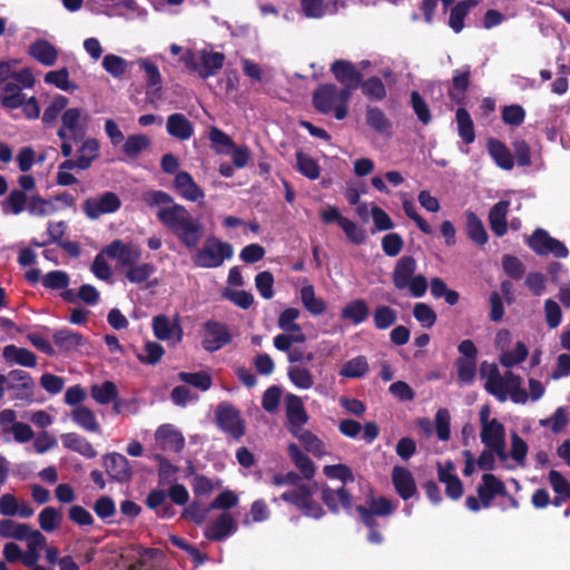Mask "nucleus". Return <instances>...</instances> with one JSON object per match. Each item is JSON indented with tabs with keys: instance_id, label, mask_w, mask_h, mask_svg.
<instances>
[{
	"instance_id": "nucleus-46",
	"label": "nucleus",
	"mask_w": 570,
	"mask_h": 570,
	"mask_svg": "<svg viewBox=\"0 0 570 570\" xmlns=\"http://www.w3.org/2000/svg\"><path fill=\"white\" fill-rule=\"evenodd\" d=\"M479 499H493L497 494H505L504 483L491 473L482 476V484L478 488Z\"/></svg>"
},
{
	"instance_id": "nucleus-42",
	"label": "nucleus",
	"mask_w": 570,
	"mask_h": 570,
	"mask_svg": "<svg viewBox=\"0 0 570 570\" xmlns=\"http://www.w3.org/2000/svg\"><path fill=\"white\" fill-rule=\"evenodd\" d=\"M360 88L362 94L371 101H382L387 95L384 82L377 76H372L367 79L363 77L360 82Z\"/></svg>"
},
{
	"instance_id": "nucleus-64",
	"label": "nucleus",
	"mask_w": 570,
	"mask_h": 570,
	"mask_svg": "<svg viewBox=\"0 0 570 570\" xmlns=\"http://www.w3.org/2000/svg\"><path fill=\"white\" fill-rule=\"evenodd\" d=\"M68 518L73 524L80 528L92 527L95 522L90 511L78 504H73L68 509Z\"/></svg>"
},
{
	"instance_id": "nucleus-35",
	"label": "nucleus",
	"mask_w": 570,
	"mask_h": 570,
	"mask_svg": "<svg viewBox=\"0 0 570 570\" xmlns=\"http://www.w3.org/2000/svg\"><path fill=\"white\" fill-rule=\"evenodd\" d=\"M287 453L294 463V465L299 470L302 475L306 480H311L315 475V465L313 461L309 459L307 454H305L296 443H289L287 446Z\"/></svg>"
},
{
	"instance_id": "nucleus-41",
	"label": "nucleus",
	"mask_w": 570,
	"mask_h": 570,
	"mask_svg": "<svg viewBox=\"0 0 570 570\" xmlns=\"http://www.w3.org/2000/svg\"><path fill=\"white\" fill-rule=\"evenodd\" d=\"M366 125L379 134L389 132L392 128V122L386 117L384 111L376 106H367L365 109Z\"/></svg>"
},
{
	"instance_id": "nucleus-38",
	"label": "nucleus",
	"mask_w": 570,
	"mask_h": 570,
	"mask_svg": "<svg viewBox=\"0 0 570 570\" xmlns=\"http://www.w3.org/2000/svg\"><path fill=\"white\" fill-rule=\"evenodd\" d=\"M370 315V307L363 298L353 299L347 303L341 312L343 320L361 324L367 320Z\"/></svg>"
},
{
	"instance_id": "nucleus-13",
	"label": "nucleus",
	"mask_w": 570,
	"mask_h": 570,
	"mask_svg": "<svg viewBox=\"0 0 570 570\" xmlns=\"http://www.w3.org/2000/svg\"><path fill=\"white\" fill-rule=\"evenodd\" d=\"M471 85V66L465 65L453 71L451 85L448 88L450 100L458 106H465L466 91Z\"/></svg>"
},
{
	"instance_id": "nucleus-32",
	"label": "nucleus",
	"mask_w": 570,
	"mask_h": 570,
	"mask_svg": "<svg viewBox=\"0 0 570 570\" xmlns=\"http://www.w3.org/2000/svg\"><path fill=\"white\" fill-rule=\"evenodd\" d=\"M293 436L298 439L303 444L304 449L317 458H322L326 454L324 442L309 430H295L291 429Z\"/></svg>"
},
{
	"instance_id": "nucleus-17",
	"label": "nucleus",
	"mask_w": 570,
	"mask_h": 570,
	"mask_svg": "<svg viewBox=\"0 0 570 570\" xmlns=\"http://www.w3.org/2000/svg\"><path fill=\"white\" fill-rule=\"evenodd\" d=\"M174 188L180 197L189 202H203L205 198L204 190L196 184L193 176L185 170L176 174Z\"/></svg>"
},
{
	"instance_id": "nucleus-1",
	"label": "nucleus",
	"mask_w": 570,
	"mask_h": 570,
	"mask_svg": "<svg viewBox=\"0 0 570 570\" xmlns=\"http://www.w3.org/2000/svg\"><path fill=\"white\" fill-rule=\"evenodd\" d=\"M142 202L150 208L157 207L158 222L176 237L187 249L195 250L191 262L199 268H218L225 261L234 256V247L214 235L208 236L203 246L198 247L205 226L199 217H195L184 205L175 202L171 195L164 190H147L141 196Z\"/></svg>"
},
{
	"instance_id": "nucleus-22",
	"label": "nucleus",
	"mask_w": 570,
	"mask_h": 570,
	"mask_svg": "<svg viewBox=\"0 0 570 570\" xmlns=\"http://www.w3.org/2000/svg\"><path fill=\"white\" fill-rule=\"evenodd\" d=\"M416 261L413 256L404 255L395 264L392 273V282L395 288L405 289L407 281L414 276Z\"/></svg>"
},
{
	"instance_id": "nucleus-48",
	"label": "nucleus",
	"mask_w": 570,
	"mask_h": 570,
	"mask_svg": "<svg viewBox=\"0 0 570 570\" xmlns=\"http://www.w3.org/2000/svg\"><path fill=\"white\" fill-rule=\"evenodd\" d=\"M18 60L0 61V96L14 94L19 88L12 81V72Z\"/></svg>"
},
{
	"instance_id": "nucleus-27",
	"label": "nucleus",
	"mask_w": 570,
	"mask_h": 570,
	"mask_svg": "<svg viewBox=\"0 0 570 570\" xmlns=\"http://www.w3.org/2000/svg\"><path fill=\"white\" fill-rule=\"evenodd\" d=\"M55 345L62 352H76L86 343L85 336L76 331L62 328L57 331L52 336Z\"/></svg>"
},
{
	"instance_id": "nucleus-40",
	"label": "nucleus",
	"mask_w": 570,
	"mask_h": 570,
	"mask_svg": "<svg viewBox=\"0 0 570 570\" xmlns=\"http://www.w3.org/2000/svg\"><path fill=\"white\" fill-rule=\"evenodd\" d=\"M455 120L458 124V134L466 145L475 140L474 124L469 111L460 106L455 111Z\"/></svg>"
},
{
	"instance_id": "nucleus-25",
	"label": "nucleus",
	"mask_w": 570,
	"mask_h": 570,
	"mask_svg": "<svg viewBox=\"0 0 570 570\" xmlns=\"http://www.w3.org/2000/svg\"><path fill=\"white\" fill-rule=\"evenodd\" d=\"M166 129L171 137L178 140H188L194 135L193 122L179 112L168 116Z\"/></svg>"
},
{
	"instance_id": "nucleus-50",
	"label": "nucleus",
	"mask_w": 570,
	"mask_h": 570,
	"mask_svg": "<svg viewBox=\"0 0 570 570\" xmlns=\"http://www.w3.org/2000/svg\"><path fill=\"white\" fill-rule=\"evenodd\" d=\"M99 142L95 138L86 139L78 149L79 169L86 170L91 166V163L98 157Z\"/></svg>"
},
{
	"instance_id": "nucleus-36",
	"label": "nucleus",
	"mask_w": 570,
	"mask_h": 570,
	"mask_svg": "<svg viewBox=\"0 0 570 570\" xmlns=\"http://www.w3.org/2000/svg\"><path fill=\"white\" fill-rule=\"evenodd\" d=\"M478 0H463L459 1L450 12L449 26L455 32L459 33L464 28V19L469 14L470 10L478 6Z\"/></svg>"
},
{
	"instance_id": "nucleus-31",
	"label": "nucleus",
	"mask_w": 570,
	"mask_h": 570,
	"mask_svg": "<svg viewBox=\"0 0 570 570\" xmlns=\"http://www.w3.org/2000/svg\"><path fill=\"white\" fill-rule=\"evenodd\" d=\"M2 356L8 363H16L26 367H35L37 365L36 354L26 348L16 345H7L2 351Z\"/></svg>"
},
{
	"instance_id": "nucleus-3",
	"label": "nucleus",
	"mask_w": 570,
	"mask_h": 570,
	"mask_svg": "<svg viewBox=\"0 0 570 570\" xmlns=\"http://www.w3.org/2000/svg\"><path fill=\"white\" fill-rule=\"evenodd\" d=\"M368 508L357 505L356 510L360 514L362 522L370 528L367 534V541L374 544L383 542V535L376 530L375 515L385 517L391 514L395 510L393 501H368Z\"/></svg>"
},
{
	"instance_id": "nucleus-9",
	"label": "nucleus",
	"mask_w": 570,
	"mask_h": 570,
	"mask_svg": "<svg viewBox=\"0 0 570 570\" xmlns=\"http://www.w3.org/2000/svg\"><path fill=\"white\" fill-rule=\"evenodd\" d=\"M102 253L111 259H116L121 267H129L137 264L141 258L139 245L134 243H124L121 239L112 240L102 249Z\"/></svg>"
},
{
	"instance_id": "nucleus-52",
	"label": "nucleus",
	"mask_w": 570,
	"mask_h": 570,
	"mask_svg": "<svg viewBox=\"0 0 570 570\" xmlns=\"http://www.w3.org/2000/svg\"><path fill=\"white\" fill-rule=\"evenodd\" d=\"M62 512L53 507L45 508L38 517L40 528L46 532H52L60 528L62 522Z\"/></svg>"
},
{
	"instance_id": "nucleus-24",
	"label": "nucleus",
	"mask_w": 570,
	"mask_h": 570,
	"mask_svg": "<svg viewBox=\"0 0 570 570\" xmlns=\"http://www.w3.org/2000/svg\"><path fill=\"white\" fill-rule=\"evenodd\" d=\"M200 63H198L197 73L199 78L207 79L217 75L225 62V55L218 51H200Z\"/></svg>"
},
{
	"instance_id": "nucleus-45",
	"label": "nucleus",
	"mask_w": 570,
	"mask_h": 570,
	"mask_svg": "<svg viewBox=\"0 0 570 570\" xmlns=\"http://www.w3.org/2000/svg\"><path fill=\"white\" fill-rule=\"evenodd\" d=\"M295 158L296 169L301 175L305 176L311 180H315L320 177L321 168L313 157L305 154L303 150H297L295 153Z\"/></svg>"
},
{
	"instance_id": "nucleus-61",
	"label": "nucleus",
	"mask_w": 570,
	"mask_h": 570,
	"mask_svg": "<svg viewBox=\"0 0 570 570\" xmlns=\"http://www.w3.org/2000/svg\"><path fill=\"white\" fill-rule=\"evenodd\" d=\"M502 121L512 127H519L524 122L525 110L521 105L512 104L502 107L501 109Z\"/></svg>"
},
{
	"instance_id": "nucleus-14",
	"label": "nucleus",
	"mask_w": 570,
	"mask_h": 570,
	"mask_svg": "<svg viewBox=\"0 0 570 570\" xmlns=\"http://www.w3.org/2000/svg\"><path fill=\"white\" fill-rule=\"evenodd\" d=\"M157 445L166 452L179 453L185 446L183 433L171 424L160 425L155 433Z\"/></svg>"
},
{
	"instance_id": "nucleus-60",
	"label": "nucleus",
	"mask_w": 570,
	"mask_h": 570,
	"mask_svg": "<svg viewBox=\"0 0 570 570\" xmlns=\"http://www.w3.org/2000/svg\"><path fill=\"white\" fill-rule=\"evenodd\" d=\"M29 531V525L17 523L10 519L0 520V537L23 540Z\"/></svg>"
},
{
	"instance_id": "nucleus-30",
	"label": "nucleus",
	"mask_w": 570,
	"mask_h": 570,
	"mask_svg": "<svg viewBox=\"0 0 570 570\" xmlns=\"http://www.w3.org/2000/svg\"><path fill=\"white\" fill-rule=\"evenodd\" d=\"M154 335L161 341L169 340L176 335V342L183 338V330L179 323H170L166 315H157L153 318Z\"/></svg>"
},
{
	"instance_id": "nucleus-33",
	"label": "nucleus",
	"mask_w": 570,
	"mask_h": 570,
	"mask_svg": "<svg viewBox=\"0 0 570 570\" xmlns=\"http://www.w3.org/2000/svg\"><path fill=\"white\" fill-rule=\"evenodd\" d=\"M488 151L494 163L504 170H511L514 166L512 155L509 148L501 140L490 138L488 140Z\"/></svg>"
},
{
	"instance_id": "nucleus-44",
	"label": "nucleus",
	"mask_w": 570,
	"mask_h": 570,
	"mask_svg": "<svg viewBox=\"0 0 570 570\" xmlns=\"http://www.w3.org/2000/svg\"><path fill=\"white\" fill-rule=\"evenodd\" d=\"M301 301L305 309L313 316L322 315L326 311L325 301L315 296L314 286L311 284L301 288Z\"/></svg>"
},
{
	"instance_id": "nucleus-10",
	"label": "nucleus",
	"mask_w": 570,
	"mask_h": 570,
	"mask_svg": "<svg viewBox=\"0 0 570 570\" xmlns=\"http://www.w3.org/2000/svg\"><path fill=\"white\" fill-rule=\"evenodd\" d=\"M205 337L202 346L205 351L214 353L232 342V334L226 324L209 320L204 324Z\"/></svg>"
},
{
	"instance_id": "nucleus-29",
	"label": "nucleus",
	"mask_w": 570,
	"mask_h": 570,
	"mask_svg": "<svg viewBox=\"0 0 570 570\" xmlns=\"http://www.w3.org/2000/svg\"><path fill=\"white\" fill-rule=\"evenodd\" d=\"M509 207V200H500L489 212L490 227L498 237L504 236L508 232L507 216Z\"/></svg>"
},
{
	"instance_id": "nucleus-58",
	"label": "nucleus",
	"mask_w": 570,
	"mask_h": 570,
	"mask_svg": "<svg viewBox=\"0 0 570 570\" xmlns=\"http://www.w3.org/2000/svg\"><path fill=\"white\" fill-rule=\"evenodd\" d=\"M528 347L523 342H518L512 351L503 352L500 356V363L504 367H512L527 360Z\"/></svg>"
},
{
	"instance_id": "nucleus-21",
	"label": "nucleus",
	"mask_w": 570,
	"mask_h": 570,
	"mask_svg": "<svg viewBox=\"0 0 570 570\" xmlns=\"http://www.w3.org/2000/svg\"><path fill=\"white\" fill-rule=\"evenodd\" d=\"M312 102L314 108L323 115H328L332 111L335 114L337 105L336 85H320L313 92Z\"/></svg>"
},
{
	"instance_id": "nucleus-12",
	"label": "nucleus",
	"mask_w": 570,
	"mask_h": 570,
	"mask_svg": "<svg viewBox=\"0 0 570 570\" xmlns=\"http://www.w3.org/2000/svg\"><path fill=\"white\" fill-rule=\"evenodd\" d=\"M0 104L4 109L14 110L22 108L23 115L28 119H37L40 116V107L36 97L27 99L19 89L14 94L0 96Z\"/></svg>"
},
{
	"instance_id": "nucleus-23",
	"label": "nucleus",
	"mask_w": 570,
	"mask_h": 570,
	"mask_svg": "<svg viewBox=\"0 0 570 570\" xmlns=\"http://www.w3.org/2000/svg\"><path fill=\"white\" fill-rule=\"evenodd\" d=\"M439 480L445 485V492L451 499H460L463 493L462 482L454 473V464L448 461L445 465L439 464Z\"/></svg>"
},
{
	"instance_id": "nucleus-47",
	"label": "nucleus",
	"mask_w": 570,
	"mask_h": 570,
	"mask_svg": "<svg viewBox=\"0 0 570 570\" xmlns=\"http://www.w3.org/2000/svg\"><path fill=\"white\" fill-rule=\"evenodd\" d=\"M287 376L297 389L309 390L314 386V376L305 366L291 365L287 370Z\"/></svg>"
},
{
	"instance_id": "nucleus-15",
	"label": "nucleus",
	"mask_w": 570,
	"mask_h": 570,
	"mask_svg": "<svg viewBox=\"0 0 570 570\" xmlns=\"http://www.w3.org/2000/svg\"><path fill=\"white\" fill-rule=\"evenodd\" d=\"M224 512L204 530L206 539L219 542L237 531V523L228 510Z\"/></svg>"
},
{
	"instance_id": "nucleus-2",
	"label": "nucleus",
	"mask_w": 570,
	"mask_h": 570,
	"mask_svg": "<svg viewBox=\"0 0 570 570\" xmlns=\"http://www.w3.org/2000/svg\"><path fill=\"white\" fill-rule=\"evenodd\" d=\"M158 463V487L146 499H189L187 489L176 482L178 468L163 454H156Z\"/></svg>"
},
{
	"instance_id": "nucleus-5",
	"label": "nucleus",
	"mask_w": 570,
	"mask_h": 570,
	"mask_svg": "<svg viewBox=\"0 0 570 570\" xmlns=\"http://www.w3.org/2000/svg\"><path fill=\"white\" fill-rule=\"evenodd\" d=\"M6 377V390L10 392L13 401H20L30 404L35 399V381L32 376L23 370H11Z\"/></svg>"
},
{
	"instance_id": "nucleus-16",
	"label": "nucleus",
	"mask_w": 570,
	"mask_h": 570,
	"mask_svg": "<svg viewBox=\"0 0 570 570\" xmlns=\"http://www.w3.org/2000/svg\"><path fill=\"white\" fill-rule=\"evenodd\" d=\"M104 464L108 475L120 482L126 483L132 478V469L128 459L117 452L108 453L104 456Z\"/></svg>"
},
{
	"instance_id": "nucleus-62",
	"label": "nucleus",
	"mask_w": 570,
	"mask_h": 570,
	"mask_svg": "<svg viewBox=\"0 0 570 570\" xmlns=\"http://www.w3.org/2000/svg\"><path fill=\"white\" fill-rule=\"evenodd\" d=\"M323 472L328 479L340 480L343 484L352 483L355 480L352 469L343 463L325 465Z\"/></svg>"
},
{
	"instance_id": "nucleus-7",
	"label": "nucleus",
	"mask_w": 570,
	"mask_h": 570,
	"mask_svg": "<svg viewBox=\"0 0 570 570\" xmlns=\"http://www.w3.org/2000/svg\"><path fill=\"white\" fill-rule=\"evenodd\" d=\"M525 243L539 256L552 254L554 257L566 258L569 255L566 245L559 239L551 237L543 228H537Z\"/></svg>"
},
{
	"instance_id": "nucleus-49",
	"label": "nucleus",
	"mask_w": 570,
	"mask_h": 570,
	"mask_svg": "<svg viewBox=\"0 0 570 570\" xmlns=\"http://www.w3.org/2000/svg\"><path fill=\"white\" fill-rule=\"evenodd\" d=\"M368 372V363L365 356L360 355L345 362L340 370V375L348 379L363 377Z\"/></svg>"
},
{
	"instance_id": "nucleus-53",
	"label": "nucleus",
	"mask_w": 570,
	"mask_h": 570,
	"mask_svg": "<svg viewBox=\"0 0 570 570\" xmlns=\"http://www.w3.org/2000/svg\"><path fill=\"white\" fill-rule=\"evenodd\" d=\"M28 197L23 190L13 189L9 196L1 203L2 212L4 214L19 215L26 208Z\"/></svg>"
},
{
	"instance_id": "nucleus-63",
	"label": "nucleus",
	"mask_w": 570,
	"mask_h": 570,
	"mask_svg": "<svg viewBox=\"0 0 570 570\" xmlns=\"http://www.w3.org/2000/svg\"><path fill=\"white\" fill-rule=\"evenodd\" d=\"M67 105H68L67 97H65L62 95L56 96L52 99V101L50 102V105L45 109V112L42 116V122L45 125L53 124L57 120V118L59 117V115L61 114V111L66 109Z\"/></svg>"
},
{
	"instance_id": "nucleus-39",
	"label": "nucleus",
	"mask_w": 570,
	"mask_h": 570,
	"mask_svg": "<svg viewBox=\"0 0 570 570\" xmlns=\"http://www.w3.org/2000/svg\"><path fill=\"white\" fill-rule=\"evenodd\" d=\"M118 393V387L112 381H104L100 384L96 383L90 386V396L100 405L110 404L117 399Z\"/></svg>"
},
{
	"instance_id": "nucleus-26",
	"label": "nucleus",
	"mask_w": 570,
	"mask_h": 570,
	"mask_svg": "<svg viewBox=\"0 0 570 570\" xmlns=\"http://www.w3.org/2000/svg\"><path fill=\"white\" fill-rule=\"evenodd\" d=\"M28 53L43 66L50 67L57 62L58 51L48 40L37 39L29 48Z\"/></svg>"
},
{
	"instance_id": "nucleus-19",
	"label": "nucleus",
	"mask_w": 570,
	"mask_h": 570,
	"mask_svg": "<svg viewBox=\"0 0 570 570\" xmlns=\"http://www.w3.org/2000/svg\"><path fill=\"white\" fill-rule=\"evenodd\" d=\"M391 479L401 499H411L416 494V483L412 472L407 468L395 465L392 470Z\"/></svg>"
},
{
	"instance_id": "nucleus-34",
	"label": "nucleus",
	"mask_w": 570,
	"mask_h": 570,
	"mask_svg": "<svg viewBox=\"0 0 570 570\" xmlns=\"http://www.w3.org/2000/svg\"><path fill=\"white\" fill-rule=\"evenodd\" d=\"M465 230L469 239L479 246L485 245L489 240V236L482 220L472 210L465 212Z\"/></svg>"
},
{
	"instance_id": "nucleus-11",
	"label": "nucleus",
	"mask_w": 570,
	"mask_h": 570,
	"mask_svg": "<svg viewBox=\"0 0 570 570\" xmlns=\"http://www.w3.org/2000/svg\"><path fill=\"white\" fill-rule=\"evenodd\" d=\"M480 438L481 442L491 449L502 461L507 460L505 431L501 422L492 419L489 424H483Z\"/></svg>"
},
{
	"instance_id": "nucleus-54",
	"label": "nucleus",
	"mask_w": 570,
	"mask_h": 570,
	"mask_svg": "<svg viewBox=\"0 0 570 570\" xmlns=\"http://www.w3.org/2000/svg\"><path fill=\"white\" fill-rule=\"evenodd\" d=\"M178 379L186 383V384H189L203 392L205 391H208L210 387H212V384H213V380H212V376L205 372V371H199V372H179L178 373Z\"/></svg>"
},
{
	"instance_id": "nucleus-57",
	"label": "nucleus",
	"mask_w": 570,
	"mask_h": 570,
	"mask_svg": "<svg viewBox=\"0 0 570 570\" xmlns=\"http://www.w3.org/2000/svg\"><path fill=\"white\" fill-rule=\"evenodd\" d=\"M410 104L415 116L417 117V120L422 125L426 126L432 121L430 107L419 91L413 90L411 92Z\"/></svg>"
},
{
	"instance_id": "nucleus-43",
	"label": "nucleus",
	"mask_w": 570,
	"mask_h": 570,
	"mask_svg": "<svg viewBox=\"0 0 570 570\" xmlns=\"http://www.w3.org/2000/svg\"><path fill=\"white\" fill-rule=\"evenodd\" d=\"M72 421L88 432L100 433V425L92 410L87 406H77L71 412Z\"/></svg>"
},
{
	"instance_id": "nucleus-6",
	"label": "nucleus",
	"mask_w": 570,
	"mask_h": 570,
	"mask_svg": "<svg viewBox=\"0 0 570 570\" xmlns=\"http://www.w3.org/2000/svg\"><path fill=\"white\" fill-rule=\"evenodd\" d=\"M178 505H183L181 518L202 524L207 514L212 510H230L236 507L238 501H174Z\"/></svg>"
},
{
	"instance_id": "nucleus-20",
	"label": "nucleus",
	"mask_w": 570,
	"mask_h": 570,
	"mask_svg": "<svg viewBox=\"0 0 570 570\" xmlns=\"http://www.w3.org/2000/svg\"><path fill=\"white\" fill-rule=\"evenodd\" d=\"M285 412L289 431L291 429L301 430L308 421V414L303 401L295 394L289 393L285 396Z\"/></svg>"
},
{
	"instance_id": "nucleus-18",
	"label": "nucleus",
	"mask_w": 570,
	"mask_h": 570,
	"mask_svg": "<svg viewBox=\"0 0 570 570\" xmlns=\"http://www.w3.org/2000/svg\"><path fill=\"white\" fill-rule=\"evenodd\" d=\"M334 78L341 85H350V87H360V82L363 78V73L356 68V66L348 60L337 59L330 68Z\"/></svg>"
},
{
	"instance_id": "nucleus-55",
	"label": "nucleus",
	"mask_w": 570,
	"mask_h": 570,
	"mask_svg": "<svg viewBox=\"0 0 570 570\" xmlns=\"http://www.w3.org/2000/svg\"><path fill=\"white\" fill-rule=\"evenodd\" d=\"M150 138L142 134L130 135L127 137L122 151L130 158L137 157L142 150L150 146Z\"/></svg>"
},
{
	"instance_id": "nucleus-59",
	"label": "nucleus",
	"mask_w": 570,
	"mask_h": 570,
	"mask_svg": "<svg viewBox=\"0 0 570 570\" xmlns=\"http://www.w3.org/2000/svg\"><path fill=\"white\" fill-rule=\"evenodd\" d=\"M343 88L336 87L337 105L335 107V118L343 120L348 114V102L352 98L353 91L360 87H350V85H342Z\"/></svg>"
},
{
	"instance_id": "nucleus-51",
	"label": "nucleus",
	"mask_w": 570,
	"mask_h": 570,
	"mask_svg": "<svg viewBox=\"0 0 570 570\" xmlns=\"http://www.w3.org/2000/svg\"><path fill=\"white\" fill-rule=\"evenodd\" d=\"M397 321V312L387 306L379 305L373 313V323L376 330L384 331L390 328Z\"/></svg>"
},
{
	"instance_id": "nucleus-56",
	"label": "nucleus",
	"mask_w": 570,
	"mask_h": 570,
	"mask_svg": "<svg viewBox=\"0 0 570 570\" xmlns=\"http://www.w3.org/2000/svg\"><path fill=\"white\" fill-rule=\"evenodd\" d=\"M156 272L151 263L135 264L127 268L125 276L132 284H140L147 281Z\"/></svg>"
},
{
	"instance_id": "nucleus-37",
	"label": "nucleus",
	"mask_w": 570,
	"mask_h": 570,
	"mask_svg": "<svg viewBox=\"0 0 570 570\" xmlns=\"http://www.w3.org/2000/svg\"><path fill=\"white\" fill-rule=\"evenodd\" d=\"M484 389L489 394L495 396L500 402H504L508 399L507 383L504 382L503 376H501L495 364H491L490 366Z\"/></svg>"
},
{
	"instance_id": "nucleus-8",
	"label": "nucleus",
	"mask_w": 570,
	"mask_h": 570,
	"mask_svg": "<svg viewBox=\"0 0 570 570\" xmlns=\"http://www.w3.org/2000/svg\"><path fill=\"white\" fill-rule=\"evenodd\" d=\"M121 207V199L114 191H105L99 197L87 198L82 210L89 219H98L102 215L114 214Z\"/></svg>"
},
{
	"instance_id": "nucleus-28",
	"label": "nucleus",
	"mask_w": 570,
	"mask_h": 570,
	"mask_svg": "<svg viewBox=\"0 0 570 570\" xmlns=\"http://www.w3.org/2000/svg\"><path fill=\"white\" fill-rule=\"evenodd\" d=\"M60 439L62 445L70 451L77 452L87 459H94L97 456V451L92 444L78 433H63L61 434Z\"/></svg>"
},
{
	"instance_id": "nucleus-4",
	"label": "nucleus",
	"mask_w": 570,
	"mask_h": 570,
	"mask_svg": "<svg viewBox=\"0 0 570 570\" xmlns=\"http://www.w3.org/2000/svg\"><path fill=\"white\" fill-rule=\"evenodd\" d=\"M217 426L235 440L245 435V421L240 411L228 402H220L215 411Z\"/></svg>"
}]
</instances>
